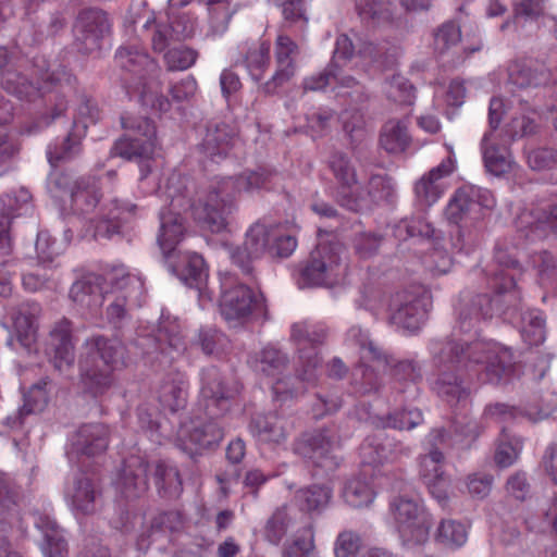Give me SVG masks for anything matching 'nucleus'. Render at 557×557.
Masks as SVG:
<instances>
[{"instance_id":"obj_51","label":"nucleus","mask_w":557,"mask_h":557,"mask_svg":"<svg viewBox=\"0 0 557 557\" xmlns=\"http://www.w3.org/2000/svg\"><path fill=\"white\" fill-rule=\"evenodd\" d=\"M541 114L533 108L523 109L506 124L505 131L511 139L534 135L539 132Z\"/></svg>"},{"instance_id":"obj_42","label":"nucleus","mask_w":557,"mask_h":557,"mask_svg":"<svg viewBox=\"0 0 557 557\" xmlns=\"http://www.w3.org/2000/svg\"><path fill=\"white\" fill-rule=\"evenodd\" d=\"M326 337V330L322 325H312L306 322H298L292 325L290 339L297 346L298 360L300 355L308 356L315 350V345L322 344Z\"/></svg>"},{"instance_id":"obj_4","label":"nucleus","mask_w":557,"mask_h":557,"mask_svg":"<svg viewBox=\"0 0 557 557\" xmlns=\"http://www.w3.org/2000/svg\"><path fill=\"white\" fill-rule=\"evenodd\" d=\"M125 356L126 348L116 337L86 338L78 359L83 388L92 396L104 394L114 383V372L124 367Z\"/></svg>"},{"instance_id":"obj_57","label":"nucleus","mask_w":557,"mask_h":557,"mask_svg":"<svg viewBox=\"0 0 557 557\" xmlns=\"http://www.w3.org/2000/svg\"><path fill=\"white\" fill-rule=\"evenodd\" d=\"M522 446L521 437L511 435L503 429L494 456L495 462L502 468L510 467L518 459Z\"/></svg>"},{"instance_id":"obj_14","label":"nucleus","mask_w":557,"mask_h":557,"mask_svg":"<svg viewBox=\"0 0 557 557\" xmlns=\"http://www.w3.org/2000/svg\"><path fill=\"white\" fill-rule=\"evenodd\" d=\"M109 429L102 423L81 425L70 438L66 456L71 463L86 467L87 460L101 455L108 448Z\"/></svg>"},{"instance_id":"obj_64","label":"nucleus","mask_w":557,"mask_h":557,"mask_svg":"<svg viewBox=\"0 0 557 557\" xmlns=\"http://www.w3.org/2000/svg\"><path fill=\"white\" fill-rule=\"evenodd\" d=\"M461 38L460 28L454 22H445L434 33V49L437 53L444 54L451 47L456 46Z\"/></svg>"},{"instance_id":"obj_52","label":"nucleus","mask_w":557,"mask_h":557,"mask_svg":"<svg viewBox=\"0 0 557 557\" xmlns=\"http://www.w3.org/2000/svg\"><path fill=\"white\" fill-rule=\"evenodd\" d=\"M521 336L531 346L544 343L546 338V318L541 310L531 309L522 313Z\"/></svg>"},{"instance_id":"obj_15","label":"nucleus","mask_w":557,"mask_h":557,"mask_svg":"<svg viewBox=\"0 0 557 557\" xmlns=\"http://www.w3.org/2000/svg\"><path fill=\"white\" fill-rule=\"evenodd\" d=\"M110 30L111 24L103 11L83 10L77 15L73 28L77 50L84 54L99 51Z\"/></svg>"},{"instance_id":"obj_58","label":"nucleus","mask_w":557,"mask_h":557,"mask_svg":"<svg viewBox=\"0 0 557 557\" xmlns=\"http://www.w3.org/2000/svg\"><path fill=\"white\" fill-rule=\"evenodd\" d=\"M444 186L430 177L426 173L414 184L416 203L420 208H429L434 205L443 195Z\"/></svg>"},{"instance_id":"obj_26","label":"nucleus","mask_w":557,"mask_h":557,"mask_svg":"<svg viewBox=\"0 0 557 557\" xmlns=\"http://www.w3.org/2000/svg\"><path fill=\"white\" fill-rule=\"evenodd\" d=\"M64 494L72 509L82 515L95 512L97 502L101 496L98 485L85 473L75 475L73 481L67 484Z\"/></svg>"},{"instance_id":"obj_39","label":"nucleus","mask_w":557,"mask_h":557,"mask_svg":"<svg viewBox=\"0 0 557 557\" xmlns=\"http://www.w3.org/2000/svg\"><path fill=\"white\" fill-rule=\"evenodd\" d=\"M70 199L74 212L82 214L91 212L100 199L97 180L94 176L75 178Z\"/></svg>"},{"instance_id":"obj_38","label":"nucleus","mask_w":557,"mask_h":557,"mask_svg":"<svg viewBox=\"0 0 557 557\" xmlns=\"http://www.w3.org/2000/svg\"><path fill=\"white\" fill-rule=\"evenodd\" d=\"M40 313L37 302H23L13 309L12 320L17 341L23 347H30L36 336V319Z\"/></svg>"},{"instance_id":"obj_34","label":"nucleus","mask_w":557,"mask_h":557,"mask_svg":"<svg viewBox=\"0 0 557 557\" xmlns=\"http://www.w3.org/2000/svg\"><path fill=\"white\" fill-rule=\"evenodd\" d=\"M35 525L42 534L40 549L44 557H67V542L53 519L46 515H38L35 518Z\"/></svg>"},{"instance_id":"obj_2","label":"nucleus","mask_w":557,"mask_h":557,"mask_svg":"<svg viewBox=\"0 0 557 557\" xmlns=\"http://www.w3.org/2000/svg\"><path fill=\"white\" fill-rule=\"evenodd\" d=\"M430 349L435 375L433 389L450 405L468 396L467 382L499 384L512 371L511 351L494 342L433 341Z\"/></svg>"},{"instance_id":"obj_49","label":"nucleus","mask_w":557,"mask_h":557,"mask_svg":"<svg viewBox=\"0 0 557 557\" xmlns=\"http://www.w3.org/2000/svg\"><path fill=\"white\" fill-rule=\"evenodd\" d=\"M154 481L159 493L163 496L178 497L183 491V483L177 468L170 461L160 460L154 467Z\"/></svg>"},{"instance_id":"obj_24","label":"nucleus","mask_w":557,"mask_h":557,"mask_svg":"<svg viewBox=\"0 0 557 557\" xmlns=\"http://www.w3.org/2000/svg\"><path fill=\"white\" fill-rule=\"evenodd\" d=\"M147 462L139 456L127 458L119 473L116 488L126 499L141 497L148 490Z\"/></svg>"},{"instance_id":"obj_28","label":"nucleus","mask_w":557,"mask_h":557,"mask_svg":"<svg viewBox=\"0 0 557 557\" xmlns=\"http://www.w3.org/2000/svg\"><path fill=\"white\" fill-rule=\"evenodd\" d=\"M160 405L170 410L177 412L184 409L188 398V382L184 373L173 371L165 374L157 389Z\"/></svg>"},{"instance_id":"obj_46","label":"nucleus","mask_w":557,"mask_h":557,"mask_svg":"<svg viewBox=\"0 0 557 557\" xmlns=\"http://www.w3.org/2000/svg\"><path fill=\"white\" fill-rule=\"evenodd\" d=\"M0 84L9 94L20 99L32 101L41 95V88L15 69L8 67L1 72Z\"/></svg>"},{"instance_id":"obj_13","label":"nucleus","mask_w":557,"mask_h":557,"mask_svg":"<svg viewBox=\"0 0 557 557\" xmlns=\"http://www.w3.org/2000/svg\"><path fill=\"white\" fill-rule=\"evenodd\" d=\"M504 114V102L500 98L493 97L488 107V123L491 132L484 134L481 140V150L486 171L494 176H503L509 173L515 161L505 146H499L493 140V131L497 129Z\"/></svg>"},{"instance_id":"obj_36","label":"nucleus","mask_w":557,"mask_h":557,"mask_svg":"<svg viewBox=\"0 0 557 557\" xmlns=\"http://www.w3.org/2000/svg\"><path fill=\"white\" fill-rule=\"evenodd\" d=\"M234 141L235 136L226 124L209 126L201 144L203 157L218 163L227 156Z\"/></svg>"},{"instance_id":"obj_47","label":"nucleus","mask_w":557,"mask_h":557,"mask_svg":"<svg viewBox=\"0 0 557 557\" xmlns=\"http://www.w3.org/2000/svg\"><path fill=\"white\" fill-rule=\"evenodd\" d=\"M363 197L359 201V209L363 202L381 205L393 203L396 198V189L393 180L387 175L373 174L370 176L366 194H358Z\"/></svg>"},{"instance_id":"obj_37","label":"nucleus","mask_w":557,"mask_h":557,"mask_svg":"<svg viewBox=\"0 0 557 557\" xmlns=\"http://www.w3.org/2000/svg\"><path fill=\"white\" fill-rule=\"evenodd\" d=\"M16 493L9 480L0 474V557L10 547L9 532L16 517Z\"/></svg>"},{"instance_id":"obj_41","label":"nucleus","mask_w":557,"mask_h":557,"mask_svg":"<svg viewBox=\"0 0 557 557\" xmlns=\"http://www.w3.org/2000/svg\"><path fill=\"white\" fill-rule=\"evenodd\" d=\"M373 364H360L354 373V384L358 393L368 395L377 393L382 386V377L379 375L380 370H386L389 366V359L382 352L381 362L376 360H368Z\"/></svg>"},{"instance_id":"obj_48","label":"nucleus","mask_w":557,"mask_h":557,"mask_svg":"<svg viewBox=\"0 0 557 557\" xmlns=\"http://www.w3.org/2000/svg\"><path fill=\"white\" fill-rule=\"evenodd\" d=\"M410 143L408 127L405 121L389 120L382 127L380 135L381 147L389 153H400Z\"/></svg>"},{"instance_id":"obj_5","label":"nucleus","mask_w":557,"mask_h":557,"mask_svg":"<svg viewBox=\"0 0 557 557\" xmlns=\"http://www.w3.org/2000/svg\"><path fill=\"white\" fill-rule=\"evenodd\" d=\"M109 287L104 290L101 307L107 321L120 327L129 319L132 307H139L145 295L144 281L124 265L113 267L108 273Z\"/></svg>"},{"instance_id":"obj_17","label":"nucleus","mask_w":557,"mask_h":557,"mask_svg":"<svg viewBox=\"0 0 557 557\" xmlns=\"http://www.w3.org/2000/svg\"><path fill=\"white\" fill-rule=\"evenodd\" d=\"M298 55V45L289 36L280 34L274 45L275 71L267 82L259 86V91L265 96H272L290 82L297 72L296 59Z\"/></svg>"},{"instance_id":"obj_45","label":"nucleus","mask_w":557,"mask_h":557,"mask_svg":"<svg viewBox=\"0 0 557 557\" xmlns=\"http://www.w3.org/2000/svg\"><path fill=\"white\" fill-rule=\"evenodd\" d=\"M288 364L287 354L272 345L262 348L255 361L256 370L271 379L283 375Z\"/></svg>"},{"instance_id":"obj_40","label":"nucleus","mask_w":557,"mask_h":557,"mask_svg":"<svg viewBox=\"0 0 557 557\" xmlns=\"http://www.w3.org/2000/svg\"><path fill=\"white\" fill-rule=\"evenodd\" d=\"M445 437L446 431L444 429H435L426 437L428 443L431 445V449L419 459L420 476L424 482H431L436 478L444 475V471L442 469L444 456L442 451L434 446L438 443H443Z\"/></svg>"},{"instance_id":"obj_23","label":"nucleus","mask_w":557,"mask_h":557,"mask_svg":"<svg viewBox=\"0 0 557 557\" xmlns=\"http://www.w3.org/2000/svg\"><path fill=\"white\" fill-rule=\"evenodd\" d=\"M48 347L53 354L51 361L59 372H64L74 364L75 344L72 323L67 319L58 321L49 333Z\"/></svg>"},{"instance_id":"obj_54","label":"nucleus","mask_w":557,"mask_h":557,"mask_svg":"<svg viewBox=\"0 0 557 557\" xmlns=\"http://www.w3.org/2000/svg\"><path fill=\"white\" fill-rule=\"evenodd\" d=\"M292 521L293 518L286 505L276 508L264 525V539L273 545H278L286 535Z\"/></svg>"},{"instance_id":"obj_59","label":"nucleus","mask_w":557,"mask_h":557,"mask_svg":"<svg viewBox=\"0 0 557 557\" xmlns=\"http://www.w3.org/2000/svg\"><path fill=\"white\" fill-rule=\"evenodd\" d=\"M346 341L359 347L361 360H376L381 362L382 351L370 339L368 331L354 325L347 331Z\"/></svg>"},{"instance_id":"obj_60","label":"nucleus","mask_w":557,"mask_h":557,"mask_svg":"<svg viewBox=\"0 0 557 557\" xmlns=\"http://www.w3.org/2000/svg\"><path fill=\"white\" fill-rule=\"evenodd\" d=\"M81 151V138L70 133L60 144L50 145L47 149V158L52 168L58 162L71 160Z\"/></svg>"},{"instance_id":"obj_6","label":"nucleus","mask_w":557,"mask_h":557,"mask_svg":"<svg viewBox=\"0 0 557 557\" xmlns=\"http://www.w3.org/2000/svg\"><path fill=\"white\" fill-rule=\"evenodd\" d=\"M398 491L389 502V511L405 545H421L426 542L431 528L429 515L419 495L409 484L399 481L394 485Z\"/></svg>"},{"instance_id":"obj_25","label":"nucleus","mask_w":557,"mask_h":557,"mask_svg":"<svg viewBox=\"0 0 557 557\" xmlns=\"http://www.w3.org/2000/svg\"><path fill=\"white\" fill-rule=\"evenodd\" d=\"M330 169L339 185L337 198L343 207L349 210H359V201L363 199L361 196L348 194V190L357 184V172L350 159L344 153H334L330 159Z\"/></svg>"},{"instance_id":"obj_19","label":"nucleus","mask_w":557,"mask_h":557,"mask_svg":"<svg viewBox=\"0 0 557 557\" xmlns=\"http://www.w3.org/2000/svg\"><path fill=\"white\" fill-rule=\"evenodd\" d=\"M516 227L529 242L544 239L549 234L557 237V203H541L523 210L516 220Z\"/></svg>"},{"instance_id":"obj_63","label":"nucleus","mask_w":557,"mask_h":557,"mask_svg":"<svg viewBox=\"0 0 557 557\" xmlns=\"http://www.w3.org/2000/svg\"><path fill=\"white\" fill-rule=\"evenodd\" d=\"M50 384L48 377L40 379L35 383L24 397L23 408H26L29 414H36L45 410L49 401V392L47 389Z\"/></svg>"},{"instance_id":"obj_12","label":"nucleus","mask_w":557,"mask_h":557,"mask_svg":"<svg viewBox=\"0 0 557 557\" xmlns=\"http://www.w3.org/2000/svg\"><path fill=\"white\" fill-rule=\"evenodd\" d=\"M496 205L493 194L485 188L465 185L458 188L449 199L445 215L450 223L459 225L469 219L476 221L482 218V210H492Z\"/></svg>"},{"instance_id":"obj_50","label":"nucleus","mask_w":557,"mask_h":557,"mask_svg":"<svg viewBox=\"0 0 557 557\" xmlns=\"http://www.w3.org/2000/svg\"><path fill=\"white\" fill-rule=\"evenodd\" d=\"M434 539L445 548H460L468 540V527L458 520L444 519L440 522Z\"/></svg>"},{"instance_id":"obj_55","label":"nucleus","mask_w":557,"mask_h":557,"mask_svg":"<svg viewBox=\"0 0 557 557\" xmlns=\"http://www.w3.org/2000/svg\"><path fill=\"white\" fill-rule=\"evenodd\" d=\"M356 8L361 20L372 26L392 22L393 13L389 3L359 0L356 3Z\"/></svg>"},{"instance_id":"obj_18","label":"nucleus","mask_w":557,"mask_h":557,"mask_svg":"<svg viewBox=\"0 0 557 557\" xmlns=\"http://www.w3.org/2000/svg\"><path fill=\"white\" fill-rule=\"evenodd\" d=\"M273 227L261 223L253 224L246 233L243 246L230 248V258L245 275H251L252 261L270 253Z\"/></svg>"},{"instance_id":"obj_33","label":"nucleus","mask_w":557,"mask_h":557,"mask_svg":"<svg viewBox=\"0 0 557 557\" xmlns=\"http://www.w3.org/2000/svg\"><path fill=\"white\" fill-rule=\"evenodd\" d=\"M101 281L102 278L97 274H86L72 284L69 297L81 308L97 310L101 307L104 294Z\"/></svg>"},{"instance_id":"obj_30","label":"nucleus","mask_w":557,"mask_h":557,"mask_svg":"<svg viewBox=\"0 0 557 557\" xmlns=\"http://www.w3.org/2000/svg\"><path fill=\"white\" fill-rule=\"evenodd\" d=\"M207 420L199 423H193V425L183 431V435L187 437V442L184 443V449L190 454L194 453L191 445L195 446V450L209 448L212 445L218 444L224 436V428L219 422L220 417L211 418L206 412Z\"/></svg>"},{"instance_id":"obj_31","label":"nucleus","mask_w":557,"mask_h":557,"mask_svg":"<svg viewBox=\"0 0 557 557\" xmlns=\"http://www.w3.org/2000/svg\"><path fill=\"white\" fill-rule=\"evenodd\" d=\"M137 206L126 201L113 199L104 218L97 221L92 236L96 239L111 238L120 232L121 225L135 216Z\"/></svg>"},{"instance_id":"obj_11","label":"nucleus","mask_w":557,"mask_h":557,"mask_svg":"<svg viewBox=\"0 0 557 557\" xmlns=\"http://www.w3.org/2000/svg\"><path fill=\"white\" fill-rule=\"evenodd\" d=\"M338 446L339 441L334 432L323 429L302 434L294 443V451L308 459L313 466L329 472L339 465L341 458L336 453Z\"/></svg>"},{"instance_id":"obj_27","label":"nucleus","mask_w":557,"mask_h":557,"mask_svg":"<svg viewBox=\"0 0 557 557\" xmlns=\"http://www.w3.org/2000/svg\"><path fill=\"white\" fill-rule=\"evenodd\" d=\"M136 345L145 355L160 351L168 355L170 360L176 359L186 349L183 336L178 332L169 330L165 326L160 327L154 335H140L136 339Z\"/></svg>"},{"instance_id":"obj_53","label":"nucleus","mask_w":557,"mask_h":557,"mask_svg":"<svg viewBox=\"0 0 557 557\" xmlns=\"http://www.w3.org/2000/svg\"><path fill=\"white\" fill-rule=\"evenodd\" d=\"M180 277L188 286L197 288L200 292V297L207 295V293L202 292V286L207 281L208 271L205 260L200 255L189 253L186 256Z\"/></svg>"},{"instance_id":"obj_1","label":"nucleus","mask_w":557,"mask_h":557,"mask_svg":"<svg viewBox=\"0 0 557 557\" xmlns=\"http://www.w3.org/2000/svg\"><path fill=\"white\" fill-rule=\"evenodd\" d=\"M277 173L258 169L237 176L215 177L199 186L193 178L172 173L166 181L165 196L169 207L160 211L158 244L164 256H170L185 234L182 212L190 211L199 223L213 233L226 227L227 216L236 208L243 191L251 193L272 188Z\"/></svg>"},{"instance_id":"obj_61","label":"nucleus","mask_w":557,"mask_h":557,"mask_svg":"<svg viewBox=\"0 0 557 557\" xmlns=\"http://www.w3.org/2000/svg\"><path fill=\"white\" fill-rule=\"evenodd\" d=\"M210 14V29L213 35L223 34L232 16L231 0H206Z\"/></svg>"},{"instance_id":"obj_8","label":"nucleus","mask_w":557,"mask_h":557,"mask_svg":"<svg viewBox=\"0 0 557 557\" xmlns=\"http://www.w3.org/2000/svg\"><path fill=\"white\" fill-rule=\"evenodd\" d=\"M344 248L337 242H320L299 272V287L333 286L345 275Z\"/></svg>"},{"instance_id":"obj_7","label":"nucleus","mask_w":557,"mask_h":557,"mask_svg":"<svg viewBox=\"0 0 557 557\" xmlns=\"http://www.w3.org/2000/svg\"><path fill=\"white\" fill-rule=\"evenodd\" d=\"M121 122L127 134L114 143L111 156L138 162L140 178L144 180L151 172L150 160L158 147L156 126L143 116L123 115Z\"/></svg>"},{"instance_id":"obj_9","label":"nucleus","mask_w":557,"mask_h":557,"mask_svg":"<svg viewBox=\"0 0 557 557\" xmlns=\"http://www.w3.org/2000/svg\"><path fill=\"white\" fill-rule=\"evenodd\" d=\"M221 288L220 312L230 325L243 324L261 310V298L246 284L238 283L233 274L227 273L222 277Z\"/></svg>"},{"instance_id":"obj_29","label":"nucleus","mask_w":557,"mask_h":557,"mask_svg":"<svg viewBox=\"0 0 557 557\" xmlns=\"http://www.w3.org/2000/svg\"><path fill=\"white\" fill-rule=\"evenodd\" d=\"M249 431L258 443L272 446L281 445L287 437L285 420L275 411L253 416Z\"/></svg>"},{"instance_id":"obj_22","label":"nucleus","mask_w":557,"mask_h":557,"mask_svg":"<svg viewBox=\"0 0 557 557\" xmlns=\"http://www.w3.org/2000/svg\"><path fill=\"white\" fill-rule=\"evenodd\" d=\"M201 395L206 399L205 411L211 417H223L230 410L231 393L215 367L201 372Z\"/></svg>"},{"instance_id":"obj_20","label":"nucleus","mask_w":557,"mask_h":557,"mask_svg":"<svg viewBox=\"0 0 557 557\" xmlns=\"http://www.w3.org/2000/svg\"><path fill=\"white\" fill-rule=\"evenodd\" d=\"M387 312L389 324L409 332L419 330L425 319L421 299L407 290L391 296Z\"/></svg>"},{"instance_id":"obj_43","label":"nucleus","mask_w":557,"mask_h":557,"mask_svg":"<svg viewBox=\"0 0 557 557\" xmlns=\"http://www.w3.org/2000/svg\"><path fill=\"white\" fill-rule=\"evenodd\" d=\"M332 496L333 491L329 485L312 484L298 490L295 499L300 510L320 513L329 506Z\"/></svg>"},{"instance_id":"obj_21","label":"nucleus","mask_w":557,"mask_h":557,"mask_svg":"<svg viewBox=\"0 0 557 557\" xmlns=\"http://www.w3.org/2000/svg\"><path fill=\"white\" fill-rule=\"evenodd\" d=\"M410 453L409 446L383 433L368 436L360 446L362 462L371 466L395 461L403 456H409Z\"/></svg>"},{"instance_id":"obj_3","label":"nucleus","mask_w":557,"mask_h":557,"mask_svg":"<svg viewBox=\"0 0 557 557\" xmlns=\"http://www.w3.org/2000/svg\"><path fill=\"white\" fill-rule=\"evenodd\" d=\"M516 245L507 239L499 240L494 248V261L502 268L492 273L490 281L494 295L480 294L460 301L456 327L461 333L476 330L481 321L492 319L496 314H507L520 308L521 296L517 288L516 277L510 270L519 267Z\"/></svg>"},{"instance_id":"obj_35","label":"nucleus","mask_w":557,"mask_h":557,"mask_svg":"<svg viewBox=\"0 0 557 557\" xmlns=\"http://www.w3.org/2000/svg\"><path fill=\"white\" fill-rule=\"evenodd\" d=\"M550 81V72L544 64L515 62L508 69V84L518 89L546 85Z\"/></svg>"},{"instance_id":"obj_10","label":"nucleus","mask_w":557,"mask_h":557,"mask_svg":"<svg viewBox=\"0 0 557 557\" xmlns=\"http://www.w3.org/2000/svg\"><path fill=\"white\" fill-rule=\"evenodd\" d=\"M115 61L124 71L123 84L128 96L140 89L143 83H149V88L158 86L161 70L158 63L138 47H121L115 53Z\"/></svg>"},{"instance_id":"obj_44","label":"nucleus","mask_w":557,"mask_h":557,"mask_svg":"<svg viewBox=\"0 0 557 557\" xmlns=\"http://www.w3.org/2000/svg\"><path fill=\"white\" fill-rule=\"evenodd\" d=\"M240 63L247 69L251 78L260 82L270 64V42L259 41L244 47Z\"/></svg>"},{"instance_id":"obj_16","label":"nucleus","mask_w":557,"mask_h":557,"mask_svg":"<svg viewBox=\"0 0 557 557\" xmlns=\"http://www.w3.org/2000/svg\"><path fill=\"white\" fill-rule=\"evenodd\" d=\"M320 364L321 358L314 351L308 356L301 354L296 375H280L273 379L271 387L273 399L284 403L302 395L307 389V384H313L317 381Z\"/></svg>"},{"instance_id":"obj_62","label":"nucleus","mask_w":557,"mask_h":557,"mask_svg":"<svg viewBox=\"0 0 557 557\" xmlns=\"http://www.w3.org/2000/svg\"><path fill=\"white\" fill-rule=\"evenodd\" d=\"M384 92L389 100L401 104H410L414 98L413 86L401 75H393L387 79Z\"/></svg>"},{"instance_id":"obj_32","label":"nucleus","mask_w":557,"mask_h":557,"mask_svg":"<svg viewBox=\"0 0 557 557\" xmlns=\"http://www.w3.org/2000/svg\"><path fill=\"white\" fill-rule=\"evenodd\" d=\"M45 236L46 234L39 233L36 243V249L42 261L30 271L22 273V285L32 293L50 288L53 284V269L50 264L52 262V252L46 253L44 248Z\"/></svg>"},{"instance_id":"obj_56","label":"nucleus","mask_w":557,"mask_h":557,"mask_svg":"<svg viewBox=\"0 0 557 557\" xmlns=\"http://www.w3.org/2000/svg\"><path fill=\"white\" fill-rule=\"evenodd\" d=\"M343 497L349 506L360 508L372 503L374 492L366 478L358 476L346 483Z\"/></svg>"}]
</instances>
